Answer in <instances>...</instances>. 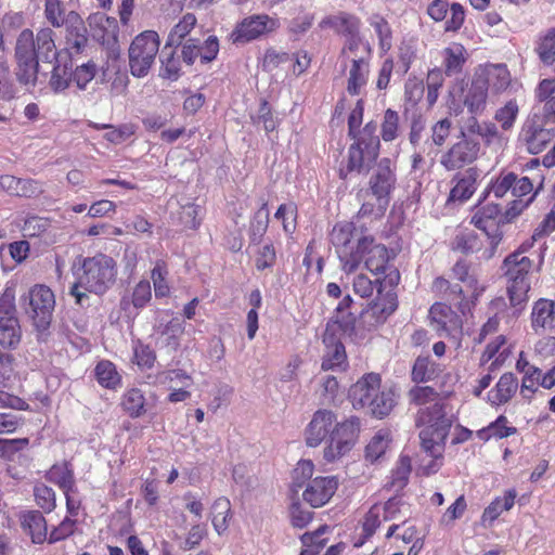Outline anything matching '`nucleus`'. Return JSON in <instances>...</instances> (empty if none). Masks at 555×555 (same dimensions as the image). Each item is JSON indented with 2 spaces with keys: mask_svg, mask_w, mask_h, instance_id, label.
Wrapping results in <instances>:
<instances>
[{
  "mask_svg": "<svg viewBox=\"0 0 555 555\" xmlns=\"http://www.w3.org/2000/svg\"><path fill=\"white\" fill-rule=\"evenodd\" d=\"M360 431V420L356 416L337 422L336 414L330 410H318L306 428V443L315 448L328 438L324 449V459L334 462L348 453L356 443Z\"/></svg>",
  "mask_w": 555,
  "mask_h": 555,
  "instance_id": "nucleus-1",
  "label": "nucleus"
},
{
  "mask_svg": "<svg viewBox=\"0 0 555 555\" xmlns=\"http://www.w3.org/2000/svg\"><path fill=\"white\" fill-rule=\"evenodd\" d=\"M56 55L52 29H40L36 38L30 29H24L18 35L15 46L18 81L26 86H34L40 74L39 61L52 63Z\"/></svg>",
  "mask_w": 555,
  "mask_h": 555,
  "instance_id": "nucleus-2",
  "label": "nucleus"
},
{
  "mask_svg": "<svg viewBox=\"0 0 555 555\" xmlns=\"http://www.w3.org/2000/svg\"><path fill=\"white\" fill-rule=\"evenodd\" d=\"M73 272L76 282L70 287V295L76 298V302L82 305L87 294H104L114 283L116 276L115 261L113 258L99 254L93 257H79L73 266Z\"/></svg>",
  "mask_w": 555,
  "mask_h": 555,
  "instance_id": "nucleus-3",
  "label": "nucleus"
},
{
  "mask_svg": "<svg viewBox=\"0 0 555 555\" xmlns=\"http://www.w3.org/2000/svg\"><path fill=\"white\" fill-rule=\"evenodd\" d=\"M349 397L353 408H367L373 416L384 418L397 404L398 396L391 387L380 389V376L371 373L351 386Z\"/></svg>",
  "mask_w": 555,
  "mask_h": 555,
  "instance_id": "nucleus-4",
  "label": "nucleus"
},
{
  "mask_svg": "<svg viewBox=\"0 0 555 555\" xmlns=\"http://www.w3.org/2000/svg\"><path fill=\"white\" fill-rule=\"evenodd\" d=\"M530 245L522 244L519 249L509 254L502 263V271L507 279V292L512 306L521 305L527 299L530 289L529 275L534 261L524 255Z\"/></svg>",
  "mask_w": 555,
  "mask_h": 555,
  "instance_id": "nucleus-5",
  "label": "nucleus"
},
{
  "mask_svg": "<svg viewBox=\"0 0 555 555\" xmlns=\"http://www.w3.org/2000/svg\"><path fill=\"white\" fill-rule=\"evenodd\" d=\"M347 263L344 266L346 273L354 272L362 260L367 270L375 274L386 271L389 260L388 249L382 244L375 243L373 236H359L358 245L353 255H348Z\"/></svg>",
  "mask_w": 555,
  "mask_h": 555,
  "instance_id": "nucleus-6",
  "label": "nucleus"
},
{
  "mask_svg": "<svg viewBox=\"0 0 555 555\" xmlns=\"http://www.w3.org/2000/svg\"><path fill=\"white\" fill-rule=\"evenodd\" d=\"M28 300L34 324L38 331H46L52 320V313L55 306V298L52 291L46 285H35L25 297Z\"/></svg>",
  "mask_w": 555,
  "mask_h": 555,
  "instance_id": "nucleus-7",
  "label": "nucleus"
},
{
  "mask_svg": "<svg viewBox=\"0 0 555 555\" xmlns=\"http://www.w3.org/2000/svg\"><path fill=\"white\" fill-rule=\"evenodd\" d=\"M501 208L498 204H487L479 208L472 218V223L483 231L490 241L488 258L494 255L503 236L501 227L504 224L501 222Z\"/></svg>",
  "mask_w": 555,
  "mask_h": 555,
  "instance_id": "nucleus-8",
  "label": "nucleus"
},
{
  "mask_svg": "<svg viewBox=\"0 0 555 555\" xmlns=\"http://www.w3.org/2000/svg\"><path fill=\"white\" fill-rule=\"evenodd\" d=\"M479 152V141L457 138V141L441 155L440 164L449 171L459 170L476 162Z\"/></svg>",
  "mask_w": 555,
  "mask_h": 555,
  "instance_id": "nucleus-9",
  "label": "nucleus"
},
{
  "mask_svg": "<svg viewBox=\"0 0 555 555\" xmlns=\"http://www.w3.org/2000/svg\"><path fill=\"white\" fill-rule=\"evenodd\" d=\"M376 299L366 308L361 310V321L369 327L384 323L398 308V296L396 291L378 287Z\"/></svg>",
  "mask_w": 555,
  "mask_h": 555,
  "instance_id": "nucleus-10",
  "label": "nucleus"
},
{
  "mask_svg": "<svg viewBox=\"0 0 555 555\" xmlns=\"http://www.w3.org/2000/svg\"><path fill=\"white\" fill-rule=\"evenodd\" d=\"M397 177L390 158H382L370 178V190L385 208L389 203V196L395 189Z\"/></svg>",
  "mask_w": 555,
  "mask_h": 555,
  "instance_id": "nucleus-11",
  "label": "nucleus"
},
{
  "mask_svg": "<svg viewBox=\"0 0 555 555\" xmlns=\"http://www.w3.org/2000/svg\"><path fill=\"white\" fill-rule=\"evenodd\" d=\"M278 27V22L267 14L245 17L232 33L234 43H246L255 40Z\"/></svg>",
  "mask_w": 555,
  "mask_h": 555,
  "instance_id": "nucleus-12",
  "label": "nucleus"
},
{
  "mask_svg": "<svg viewBox=\"0 0 555 555\" xmlns=\"http://www.w3.org/2000/svg\"><path fill=\"white\" fill-rule=\"evenodd\" d=\"M352 309L353 300L350 295H347L336 307L335 315L331 321L327 322V324L336 325V335H339L341 332L350 338L354 339L359 336V330L361 327L367 330L371 328L367 325H364V323L361 321V315L357 318L356 312H353Z\"/></svg>",
  "mask_w": 555,
  "mask_h": 555,
  "instance_id": "nucleus-13",
  "label": "nucleus"
},
{
  "mask_svg": "<svg viewBox=\"0 0 555 555\" xmlns=\"http://www.w3.org/2000/svg\"><path fill=\"white\" fill-rule=\"evenodd\" d=\"M335 324H326L323 334V344L325 346L322 370H344L347 366V353L340 336L335 334Z\"/></svg>",
  "mask_w": 555,
  "mask_h": 555,
  "instance_id": "nucleus-14",
  "label": "nucleus"
},
{
  "mask_svg": "<svg viewBox=\"0 0 555 555\" xmlns=\"http://www.w3.org/2000/svg\"><path fill=\"white\" fill-rule=\"evenodd\" d=\"M359 236H365L361 230L357 229L353 222H339L334 225L330 238L335 246L338 258L344 267L347 263L348 255H353L356 247L351 246V242L356 241L358 245Z\"/></svg>",
  "mask_w": 555,
  "mask_h": 555,
  "instance_id": "nucleus-15",
  "label": "nucleus"
},
{
  "mask_svg": "<svg viewBox=\"0 0 555 555\" xmlns=\"http://www.w3.org/2000/svg\"><path fill=\"white\" fill-rule=\"evenodd\" d=\"M337 488L338 479L335 476L315 477L308 482L302 498L311 507H321L332 499Z\"/></svg>",
  "mask_w": 555,
  "mask_h": 555,
  "instance_id": "nucleus-16",
  "label": "nucleus"
},
{
  "mask_svg": "<svg viewBox=\"0 0 555 555\" xmlns=\"http://www.w3.org/2000/svg\"><path fill=\"white\" fill-rule=\"evenodd\" d=\"M444 408V404L435 402L430 406L420 409L415 417L416 426L437 431L438 438H447L452 421L447 416Z\"/></svg>",
  "mask_w": 555,
  "mask_h": 555,
  "instance_id": "nucleus-17",
  "label": "nucleus"
},
{
  "mask_svg": "<svg viewBox=\"0 0 555 555\" xmlns=\"http://www.w3.org/2000/svg\"><path fill=\"white\" fill-rule=\"evenodd\" d=\"M429 318L433 327L440 335L455 337L462 333V319L446 304H434L429 310Z\"/></svg>",
  "mask_w": 555,
  "mask_h": 555,
  "instance_id": "nucleus-18",
  "label": "nucleus"
},
{
  "mask_svg": "<svg viewBox=\"0 0 555 555\" xmlns=\"http://www.w3.org/2000/svg\"><path fill=\"white\" fill-rule=\"evenodd\" d=\"M522 139L531 154H539L555 138V127L546 125L528 124L522 129Z\"/></svg>",
  "mask_w": 555,
  "mask_h": 555,
  "instance_id": "nucleus-19",
  "label": "nucleus"
},
{
  "mask_svg": "<svg viewBox=\"0 0 555 555\" xmlns=\"http://www.w3.org/2000/svg\"><path fill=\"white\" fill-rule=\"evenodd\" d=\"M66 44L70 54L81 53L88 43V30L85 22L75 11L67 13Z\"/></svg>",
  "mask_w": 555,
  "mask_h": 555,
  "instance_id": "nucleus-20",
  "label": "nucleus"
},
{
  "mask_svg": "<svg viewBox=\"0 0 555 555\" xmlns=\"http://www.w3.org/2000/svg\"><path fill=\"white\" fill-rule=\"evenodd\" d=\"M0 188L14 196L36 197L42 193L41 183L33 179H22L11 175L0 177Z\"/></svg>",
  "mask_w": 555,
  "mask_h": 555,
  "instance_id": "nucleus-21",
  "label": "nucleus"
},
{
  "mask_svg": "<svg viewBox=\"0 0 555 555\" xmlns=\"http://www.w3.org/2000/svg\"><path fill=\"white\" fill-rule=\"evenodd\" d=\"M488 98V80L477 75L464 96V105L474 114H481L486 108Z\"/></svg>",
  "mask_w": 555,
  "mask_h": 555,
  "instance_id": "nucleus-22",
  "label": "nucleus"
},
{
  "mask_svg": "<svg viewBox=\"0 0 555 555\" xmlns=\"http://www.w3.org/2000/svg\"><path fill=\"white\" fill-rule=\"evenodd\" d=\"M21 525L26 531L33 543L42 544L48 540L47 520L39 511H28L21 516Z\"/></svg>",
  "mask_w": 555,
  "mask_h": 555,
  "instance_id": "nucleus-23",
  "label": "nucleus"
},
{
  "mask_svg": "<svg viewBox=\"0 0 555 555\" xmlns=\"http://www.w3.org/2000/svg\"><path fill=\"white\" fill-rule=\"evenodd\" d=\"M351 63L352 65L349 70L347 91L351 95H357L367 81L370 72L369 61L365 55H354L351 57Z\"/></svg>",
  "mask_w": 555,
  "mask_h": 555,
  "instance_id": "nucleus-24",
  "label": "nucleus"
},
{
  "mask_svg": "<svg viewBox=\"0 0 555 555\" xmlns=\"http://www.w3.org/2000/svg\"><path fill=\"white\" fill-rule=\"evenodd\" d=\"M360 20L357 16L341 12L338 15L327 16L323 18L320 23V27L334 28L336 31L343 34L348 38L360 34Z\"/></svg>",
  "mask_w": 555,
  "mask_h": 555,
  "instance_id": "nucleus-25",
  "label": "nucleus"
},
{
  "mask_svg": "<svg viewBox=\"0 0 555 555\" xmlns=\"http://www.w3.org/2000/svg\"><path fill=\"white\" fill-rule=\"evenodd\" d=\"M554 301L548 299H539L531 313V325L535 333L540 330L552 328L555 323Z\"/></svg>",
  "mask_w": 555,
  "mask_h": 555,
  "instance_id": "nucleus-26",
  "label": "nucleus"
},
{
  "mask_svg": "<svg viewBox=\"0 0 555 555\" xmlns=\"http://www.w3.org/2000/svg\"><path fill=\"white\" fill-rule=\"evenodd\" d=\"M22 338V328L16 317H0V345L16 349Z\"/></svg>",
  "mask_w": 555,
  "mask_h": 555,
  "instance_id": "nucleus-27",
  "label": "nucleus"
},
{
  "mask_svg": "<svg viewBox=\"0 0 555 555\" xmlns=\"http://www.w3.org/2000/svg\"><path fill=\"white\" fill-rule=\"evenodd\" d=\"M518 388V380L513 373H504L494 390H491L489 393V399L492 404H504L508 402L512 397L515 395Z\"/></svg>",
  "mask_w": 555,
  "mask_h": 555,
  "instance_id": "nucleus-28",
  "label": "nucleus"
},
{
  "mask_svg": "<svg viewBox=\"0 0 555 555\" xmlns=\"http://www.w3.org/2000/svg\"><path fill=\"white\" fill-rule=\"evenodd\" d=\"M159 50V36L156 31L141 33V76L151 67Z\"/></svg>",
  "mask_w": 555,
  "mask_h": 555,
  "instance_id": "nucleus-29",
  "label": "nucleus"
},
{
  "mask_svg": "<svg viewBox=\"0 0 555 555\" xmlns=\"http://www.w3.org/2000/svg\"><path fill=\"white\" fill-rule=\"evenodd\" d=\"M375 160L367 158V153L359 147V144H351L348 150L347 167L339 170V177L347 179L348 173L367 170Z\"/></svg>",
  "mask_w": 555,
  "mask_h": 555,
  "instance_id": "nucleus-30",
  "label": "nucleus"
},
{
  "mask_svg": "<svg viewBox=\"0 0 555 555\" xmlns=\"http://www.w3.org/2000/svg\"><path fill=\"white\" fill-rule=\"evenodd\" d=\"M454 179H456V184L450 192V198L453 201L468 199L475 191L477 170L468 168L464 173L457 175Z\"/></svg>",
  "mask_w": 555,
  "mask_h": 555,
  "instance_id": "nucleus-31",
  "label": "nucleus"
},
{
  "mask_svg": "<svg viewBox=\"0 0 555 555\" xmlns=\"http://www.w3.org/2000/svg\"><path fill=\"white\" fill-rule=\"evenodd\" d=\"M51 68V76L49 80V87L55 92L64 91L72 80V63H61L57 55L53 60Z\"/></svg>",
  "mask_w": 555,
  "mask_h": 555,
  "instance_id": "nucleus-32",
  "label": "nucleus"
},
{
  "mask_svg": "<svg viewBox=\"0 0 555 555\" xmlns=\"http://www.w3.org/2000/svg\"><path fill=\"white\" fill-rule=\"evenodd\" d=\"M173 46H164L159 60L162 63L159 76L164 79L176 81L181 76L180 60L176 57Z\"/></svg>",
  "mask_w": 555,
  "mask_h": 555,
  "instance_id": "nucleus-33",
  "label": "nucleus"
},
{
  "mask_svg": "<svg viewBox=\"0 0 555 555\" xmlns=\"http://www.w3.org/2000/svg\"><path fill=\"white\" fill-rule=\"evenodd\" d=\"M47 478L49 481L57 485L63 490V492L76 490L74 474L67 463L53 465L49 469Z\"/></svg>",
  "mask_w": 555,
  "mask_h": 555,
  "instance_id": "nucleus-34",
  "label": "nucleus"
},
{
  "mask_svg": "<svg viewBox=\"0 0 555 555\" xmlns=\"http://www.w3.org/2000/svg\"><path fill=\"white\" fill-rule=\"evenodd\" d=\"M481 75L488 80V87L491 86L496 92L505 90L511 83L509 72L503 64L490 65Z\"/></svg>",
  "mask_w": 555,
  "mask_h": 555,
  "instance_id": "nucleus-35",
  "label": "nucleus"
},
{
  "mask_svg": "<svg viewBox=\"0 0 555 555\" xmlns=\"http://www.w3.org/2000/svg\"><path fill=\"white\" fill-rule=\"evenodd\" d=\"M98 383L105 388L115 389L120 384V375L118 374L114 363L107 360L100 361L94 369Z\"/></svg>",
  "mask_w": 555,
  "mask_h": 555,
  "instance_id": "nucleus-36",
  "label": "nucleus"
},
{
  "mask_svg": "<svg viewBox=\"0 0 555 555\" xmlns=\"http://www.w3.org/2000/svg\"><path fill=\"white\" fill-rule=\"evenodd\" d=\"M231 513L230 501L225 498H219L211 506V521L218 534H221L228 528V517Z\"/></svg>",
  "mask_w": 555,
  "mask_h": 555,
  "instance_id": "nucleus-37",
  "label": "nucleus"
},
{
  "mask_svg": "<svg viewBox=\"0 0 555 555\" xmlns=\"http://www.w3.org/2000/svg\"><path fill=\"white\" fill-rule=\"evenodd\" d=\"M544 177L542 173L535 172L534 175L525 176L521 178H518L517 175H515V181L513 182L512 186V194L514 196H525L529 194L534 185H537V190L534 195L539 192V190L542 188Z\"/></svg>",
  "mask_w": 555,
  "mask_h": 555,
  "instance_id": "nucleus-38",
  "label": "nucleus"
},
{
  "mask_svg": "<svg viewBox=\"0 0 555 555\" xmlns=\"http://www.w3.org/2000/svg\"><path fill=\"white\" fill-rule=\"evenodd\" d=\"M196 25V17L192 13L185 14L182 20L171 29L167 46L179 47L184 38L191 33Z\"/></svg>",
  "mask_w": 555,
  "mask_h": 555,
  "instance_id": "nucleus-39",
  "label": "nucleus"
},
{
  "mask_svg": "<svg viewBox=\"0 0 555 555\" xmlns=\"http://www.w3.org/2000/svg\"><path fill=\"white\" fill-rule=\"evenodd\" d=\"M465 49L462 44H453L444 50V67L448 76L459 74L465 63Z\"/></svg>",
  "mask_w": 555,
  "mask_h": 555,
  "instance_id": "nucleus-40",
  "label": "nucleus"
},
{
  "mask_svg": "<svg viewBox=\"0 0 555 555\" xmlns=\"http://www.w3.org/2000/svg\"><path fill=\"white\" fill-rule=\"evenodd\" d=\"M506 424L507 418L504 415H500L487 428L479 430L478 437L483 440H488L491 437L502 439L516 434V427H508Z\"/></svg>",
  "mask_w": 555,
  "mask_h": 555,
  "instance_id": "nucleus-41",
  "label": "nucleus"
},
{
  "mask_svg": "<svg viewBox=\"0 0 555 555\" xmlns=\"http://www.w3.org/2000/svg\"><path fill=\"white\" fill-rule=\"evenodd\" d=\"M390 440V433L388 430L377 431L366 446V459L372 462L380 459L382 455L386 452Z\"/></svg>",
  "mask_w": 555,
  "mask_h": 555,
  "instance_id": "nucleus-42",
  "label": "nucleus"
},
{
  "mask_svg": "<svg viewBox=\"0 0 555 555\" xmlns=\"http://www.w3.org/2000/svg\"><path fill=\"white\" fill-rule=\"evenodd\" d=\"M421 446L431 457L441 459L442 447L446 438H438L437 431L430 428H423L420 431Z\"/></svg>",
  "mask_w": 555,
  "mask_h": 555,
  "instance_id": "nucleus-43",
  "label": "nucleus"
},
{
  "mask_svg": "<svg viewBox=\"0 0 555 555\" xmlns=\"http://www.w3.org/2000/svg\"><path fill=\"white\" fill-rule=\"evenodd\" d=\"M370 25L378 37L380 49L385 52L390 50L392 46V31L389 23L384 17L374 15L370 21Z\"/></svg>",
  "mask_w": 555,
  "mask_h": 555,
  "instance_id": "nucleus-44",
  "label": "nucleus"
},
{
  "mask_svg": "<svg viewBox=\"0 0 555 555\" xmlns=\"http://www.w3.org/2000/svg\"><path fill=\"white\" fill-rule=\"evenodd\" d=\"M44 17L53 27H61L67 23L64 4L60 0H46Z\"/></svg>",
  "mask_w": 555,
  "mask_h": 555,
  "instance_id": "nucleus-45",
  "label": "nucleus"
},
{
  "mask_svg": "<svg viewBox=\"0 0 555 555\" xmlns=\"http://www.w3.org/2000/svg\"><path fill=\"white\" fill-rule=\"evenodd\" d=\"M90 25L99 29L101 34L96 33L95 36L102 40L115 37L117 30V21L114 17H108L103 13L94 14L90 20Z\"/></svg>",
  "mask_w": 555,
  "mask_h": 555,
  "instance_id": "nucleus-46",
  "label": "nucleus"
},
{
  "mask_svg": "<svg viewBox=\"0 0 555 555\" xmlns=\"http://www.w3.org/2000/svg\"><path fill=\"white\" fill-rule=\"evenodd\" d=\"M198 209V206L192 203H186L185 205L180 206L179 210L176 214H172V216L184 229H196L199 224L197 219Z\"/></svg>",
  "mask_w": 555,
  "mask_h": 555,
  "instance_id": "nucleus-47",
  "label": "nucleus"
},
{
  "mask_svg": "<svg viewBox=\"0 0 555 555\" xmlns=\"http://www.w3.org/2000/svg\"><path fill=\"white\" fill-rule=\"evenodd\" d=\"M399 114L388 108L384 114V120L382 122V138L385 142H391L398 137L399 132Z\"/></svg>",
  "mask_w": 555,
  "mask_h": 555,
  "instance_id": "nucleus-48",
  "label": "nucleus"
},
{
  "mask_svg": "<svg viewBox=\"0 0 555 555\" xmlns=\"http://www.w3.org/2000/svg\"><path fill=\"white\" fill-rule=\"evenodd\" d=\"M540 60L550 65L555 61V28L550 29L537 48Z\"/></svg>",
  "mask_w": 555,
  "mask_h": 555,
  "instance_id": "nucleus-49",
  "label": "nucleus"
},
{
  "mask_svg": "<svg viewBox=\"0 0 555 555\" xmlns=\"http://www.w3.org/2000/svg\"><path fill=\"white\" fill-rule=\"evenodd\" d=\"M518 115V105L516 101H508L503 107L499 108L494 115V119L501 124L503 130H509Z\"/></svg>",
  "mask_w": 555,
  "mask_h": 555,
  "instance_id": "nucleus-50",
  "label": "nucleus"
},
{
  "mask_svg": "<svg viewBox=\"0 0 555 555\" xmlns=\"http://www.w3.org/2000/svg\"><path fill=\"white\" fill-rule=\"evenodd\" d=\"M408 396L411 403L423 405L435 401L439 393L430 386H414Z\"/></svg>",
  "mask_w": 555,
  "mask_h": 555,
  "instance_id": "nucleus-51",
  "label": "nucleus"
},
{
  "mask_svg": "<svg viewBox=\"0 0 555 555\" xmlns=\"http://www.w3.org/2000/svg\"><path fill=\"white\" fill-rule=\"evenodd\" d=\"M36 502L39 507L50 513L55 507V493L46 485H37L34 489Z\"/></svg>",
  "mask_w": 555,
  "mask_h": 555,
  "instance_id": "nucleus-52",
  "label": "nucleus"
},
{
  "mask_svg": "<svg viewBox=\"0 0 555 555\" xmlns=\"http://www.w3.org/2000/svg\"><path fill=\"white\" fill-rule=\"evenodd\" d=\"M410 473L411 460L408 456H402L398 467L392 473L391 487L396 488V490L403 489L408 483Z\"/></svg>",
  "mask_w": 555,
  "mask_h": 555,
  "instance_id": "nucleus-53",
  "label": "nucleus"
},
{
  "mask_svg": "<svg viewBox=\"0 0 555 555\" xmlns=\"http://www.w3.org/2000/svg\"><path fill=\"white\" fill-rule=\"evenodd\" d=\"M76 528V520L72 519L70 517H65L61 524L56 527H54L49 537L48 542L50 544L60 542L65 540L66 538L70 537L75 532Z\"/></svg>",
  "mask_w": 555,
  "mask_h": 555,
  "instance_id": "nucleus-54",
  "label": "nucleus"
},
{
  "mask_svg": "<svg viewBox=\"0 0 555 555\" xmlns=\"http://www.w3.org/2000/svg\"><path fill=\"white\" fill-rule=\"evenodd\" d=\"M341 54L343 56L350 61L351 57H353L354 55H365L367 57L370 54V48L366 44H364L360 37V34H358L356 36L347 38Z\"/></svg>",
  "mask_w": 555,
  "mask_h": 555,
  "instance_id": "nucleus-55",
  "label": "nucleus"
},
{
  "mask_svg": "<svg viewBox=\"0 0 555 555\" xmlns=\"http://www.w3.org/2000/svg\"><path fill=\"white\" fill-rule=\"evenodd\" d=\"M327 531V526H321L314 532H306L305 534H302L300 540L305 548L314 550V555H317L319 551L323 548L326 544V539H323L322 535Z\"/></svg>",
  "mask_w": 555,
  "mask_h": 555,
  "instance_id": "nucleus-56",
  "label": "nucleus"
},
{
  "mask_svg": "<svg viewBox=\"0 0 555 555\" xmlns=\"http://www.w3.org/2000/svg\"><path fill=\"white\" fill-rule=\"evenodd\" d=\"M269 224V209L268 204L262 203L261 207L256 211L254 219L250 223L251 234L257 237H261Z\"/></svg>",
  "mask_w": 555,
  "mask_h": 555,
  "instance_id": "nucleus-57",
  "label": "nucleus"
},
{
  "mask_svg": "<svg viewBox=\"0 0 555 555\" xmlns=\"http://www.w3.org/2000/svg\"><path fill=\"white\" fill-rule=\"evenodd\" d=\"M434 369L428 358L418 357L412 369V379L415 383H424L431 378Z\"/></svg>",
  "mask_w": 555,
  "mask_h": 555,
  "instance_id": "nucleus-58",
  "label": "nucleus"
},
{
  "mask_svg": "<svg viewBox=\"0 0 555 555\" xmlns=\"http://www.w3.org/2000/svg\"><path fill=\"white\" fill-rule=\"evenodd\" d=\"M48 220L38 216L28 217L23 225L24 236L37 237L40 236L48 229Z\"/></svg>",
  "mask_w": 555,
  "mask_h": 555,
  "instance_id": "nucleus-59",
  "label": "nucleus"
},
{
  "mask_svg": "<svg viewBox=\"0 0 555 555\" xmlns=\"http://www.w3.org/2000/svg\"><path fill=\"white\" fill-rule=\"evenodd\" d=\"M353 144H359V147L367 153L370 160H376L379 154V137L378 135H365L360 133V137Z\"/></svg>",
  "mask_w": 555,
  "mask_h": 555,
  "instance_id": "nucleus-60",
  "label": "nucleus"
},
{
  "mask_svg": "<svg viewBox=\"0 0 555 555\" xmlns=\"http://www.w3.org/2000/svg\"><path fill=\"white\" fill-rule=\"evenodd\" d=\"M95 75V64L87 63L80 66H77L75 72L72 70V78L76 82L79 89H85L86 86L94 78Z\"/></svg>",
  "mask_w": 555,
  "mask_h": 555,
  "instance_id": "nucleus-61",
  "label": "nucleus"
},
{
  "mask_svg": "<svg viewBox=\"0 0 555 555\" xmlns=\"http://www.w3.org/2000/svg\"><path fill=\"white\" fill-rule=\"evenodd\" d=\"M180 46L183 62L188 65L194 64L201 53V40L198 38L191 37L182 41Z\"/></svg>",
  "mask_w": 555,
  "mask_h": 555,
  "instance_id": "nucleus-62",
  "label": "nucleus"
},
{
  "mask_svg": "<svg viewBox=\"0 0 555 555\" xmlns=\"http://www.w3.org/2000/svg\"><path fill=\"white\" fill-rule=\"evenodd\" d=\"M453 249L463 254L474 253L479 249L478 237L474 233L456 235L453 242Z\"/></svg>",
  "mask_w": 555,
  "mask_h": 555,
  "instance_id": "nucleus-63",
  "label": "nucleus"
},
{
  "mask_svg": "<svg viewBox=\"0 0 555 555\" xmlns=\"http://www.w3.org/2000/svg\"><path fill=\"white\" fill-rule=\"evenodd\" d=\"M515 181V173L507 172L502 173L498 177V179L492 183L490 188V192L496 198L503 197L508 191H512L513 182Z\"/></svg>",
  "mask_w": 555,
  "mask_h": 555,
  "instance_id": "nucleus-64",
  "label": "nucleus"
}]
</instances>
